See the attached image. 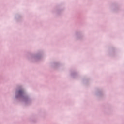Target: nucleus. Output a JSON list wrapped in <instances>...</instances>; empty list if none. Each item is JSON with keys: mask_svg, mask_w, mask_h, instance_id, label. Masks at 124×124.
Wrapping results in <instances>:
<instances>
[{"mask_svg": "<svg viewBox=\"0 0 124 124\" xmlns=\"http://www.w3.org/2000/svg\"><path fill=\"white\" fill-rule=\"evenodd\" d=\"M22 93H23V91H19V94Z\"/></svg>", "mask_w": 124, "mask_h": 124, "instance_id": "obj_1", "label": "nucleus"}]
</instances>
